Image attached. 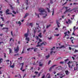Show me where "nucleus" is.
Instances as JSON below:
<instances>
[{
    "label": "nucleus",
    "instance_id": "1",
    "mask_svg": "<svg viewBox=\"0 0 78 78\" xmlns=\"http://www.w3.org/2000/svg\"><path fill=\"white\" fill-rule=\"evenodd\" d=\"M39 41L37 43L38 45H36L37 47H41V46H42V45H43V44L44 45H45V44H46V42L44 43V42L42 43H41L40 45H39V44H40V42H42V40L40 39H39Z\"/></svg>",
    "mask_w": 78,
    "mask_h": 78
},
{
    "label": "nucleus",
    "instance_id": "2",
    "mask_svg": "<svg viewBox=\"0 0 78 78\" xmlns=\"http://www.w3.org/2000/svg\"><path fill=\"white\" fill-rule=\"evenodd\" d=\"M38 11L40 12L41 13L39 14V15H44V14L42 13L45 12V9H44L43 8H39L38 9Z\"/></svg>",
    "mask_w": 78,
    "mask_h": 78
},
{
    "label": "nucleus",
    "instance_id": "3",
    "mask_svg": "<svg viewBox=\"0 0 78 78\" xmlns=\"http://www.w3.org/2000/svg\"><path fill=\"white\" fill-rule=\"evenodd\" d=\"M29 32V30L28 29L27 30V33L25 34L24 36L26 38L28 36V35H29V34H28Z\"/></svg>",
    "mask_w": 78,
    "mask_h": 78
},
{
    "label": "nucleus",
    "instance_id": "4",
    "mask_svg": "<svg viewBox=\"0 0 78 78\" xmlns=\"http://www.w3.org/2000/svg\"><path fill=\"white\" fill-rule=\"evenodd\" d=\"M19 46H17L16 49V48H15V51H16V52H15V53H17V52H18V51H19Z\"/></svg>",
    "mask_w": 78,
    "mask_h": 78
},
{
    "label": "nucleus",
    "instance_id": "5",
    "mask_svg": "<svg viewBox=\"0 0 78 78\" xmlns=\"http://www.w3.org/2000/svg\"><path fill=\"white\" fill-rule=\"evenodd\" d=\"M9 9H7L5 12V13H6V15H8V14H10V13L8 12H9Z\"/></svg>",
    "mask_w": 78,
    "mask_h": 78
},
{
    "label": "nucleus",
    "instance_id": "6",
    "mask_svg": "<svg viewBox=\"0 0 78 78\" xmlns=\"http://www.w3.org/2000/svg\"><path fill=\"white\" fill-rule=\"evenodd\" d=\"M56 23L57 24V26H58V28H59V27H60V26H59V24H60V23L58 22V20H56Z\"/></svg>",
    "mask_w": 78,
    "mask_h": 78
},
{
    "label": "nucleus",
    "instance_id": "7",
    "mask_svg": "<svg viewBox=\"0 0 78 78\" xmlns=\"http://www.w3.org/2000/svg\"><path fill=\"white\" fill-rule=\"evenodd\" d=\"M9 54H11V53H12V50L11 48H9Z\"/></svg>",
    "mask_w": 78,
    "mask_h": 78
},
{
    "label": "nucleus",
    "instance_id": "8",
    "mask_svg": "<svg viewBox=\"0 0 78 78\" xmlns=\"http://www.w3.org/2000/svg\"><path fill=\"white\" fill-rule=\"evenodd\" d=\"M71 23V21H70V19H68V21H66V23L67 24H69Z\"/></svg>",
    "mask_w": 78,
    "mask_h": 78
},
{
    "label": "nucleus",
    "instance_id": "9",
    "mask_svg": "<svg viewBox=\"0 0 78 78\" xmlns=\"http://www.w3.org/2000/svg\"><path fill=\"white\" fill-rule=\"evenodd\" d=\"M55 66H56V65H54L52 66L49 69V71H51V69H52V68L53 67H55Z\"/></svg>",
    "mask_w": 78,
    "mask_h": 78
},
{
    "label": "nucleus",
    "instance_id": "10",
    "mask_svg": "<svg viewBox=\"0 0 78 78\" xmlns=\"http://www.w3.org/2000/svg\"><path fill=\"white\" fill-rule=\"evenodd\" d=\"M65 73L66 75H68L69 74V71L67 70L65 71Z\"/></svg>",
    "mask_w": 78,
    "mask_h": 78
},
{
    "label": "nucleus",
    "instance_id": "11",
    "mask_svg": "<svg viewBox=\"0 0 78 78\" xmlns=\"http://www.w3.org/2000/svg\"><path fill=\"white\" fill-rule=\"evenodd\" d=\"M21 64H22V65L21 66V67L20 69V70H22V69H23V63H21Z\"/></svg>",
    "mask_w": 78,
    "mask_h": 78
},
{
    "label": "nucleus",
    "instance_id": "12",
    "mask_svg": "<svg viewBox=\"0 0 78 78\" xmlns=\"http://www.w3.org/2000/svg\"><path fill=\"white\" fill-rule=\"evenodd\" d=\"M38 37H40V38H41L42 36V34L41 33H40L38 35Z\"/></svg>",
    "mask_w": 78,
    "mask_h": 78
},
{
    "label": "nucleus",
    "instance_id": "13",
    "mask_svg": "<svg viewBox=\"0 0 78 78\" xmlns=\"http://www.w3.org/2000/svg\"><path fill=\"white\" fill-rule=\"evenodd\" d=\"M28 15H29V14L28 13H27L25 14V16L24 17V18H26V17H27Z\"/></svg>",
    "mask_w": 78,
    "mask_h": 78
},
{
    "label": "nucleus",
    "instance_id": "14",
    "mask_svg": "<svg viewBox=\"0 0 78 78\" xmlns=\"http://www.w3.org/2000/svg\"><path fill=\"white\" fill-rule=\"evenodd\" d=\"M59 48H66V47L64 46V45H62L60 47H59Z\"/></svg>",
    "mask_w": 78,
    "mask_h": 78
},
{
    "label": "nucleus",
    "instance_id": "15",
    "mask_svg": "<svg viewBox=\"0 0 78 78\" xmlns=\"http://www.w3.org/2000/svg\"><path fill=\"white\" fill-rule=\"evenodd\" d=\"M74 70L75 71V70H78V68L76 66L74 67Z\"/></svg>",
    "mask_w": 78,
    "mask_h": 78
},
{
    "label": "nucleus",
    "instance_id": "16",
    "mask_svg": "<svg viewBox=\"0 0 78 78\" xmlns=\"http://www.w3.org/2000/svg\"><path fill=\"white\" fill-rule=\"evenodd\" d=\"M25 40H27V41H30V38H29V37H27L26 39H25Z\"/></svg>",
    "mask_w": 78,
    "mask_h": 78
},
{
    "label": "nucleus",
    "instance_id": "17",
    "mask_svg": "<svg viewBox=\"0 0 78 78\" xmlns=\"http://www.w3.org/2000/svg\"><path fill=\"white\" fill-rule=\"evenodd\" d=\"M49 57H50L49 55H48L47 56H46V59H48Z\"/></svg>",
    "mask_w": 78,
    "mask_h": 78
},
{
    "label": "nucleus",
    "instance_id": "18",
    "mask_svg": "<svg viewBox=\"0 0 78 78\" xmlns=\"http://www.w3.org/2000/svg\"><path fill=\"white\" fill-rule=\"evenodd\" d=\"M37 49H38L37 48H34V51L35 52L37 51V50H38Z\"/></svg>",
    "mask_w": 78,
    "mask_h": 78
},
{
    "label": "nucleus",
    "instance_id": "19",
    "mask_svg": "<svg viewBox=\"0 0 78 78\" xmlns=\"http://www.w3.org/2000/svg\"><path fill=\"white\" fill-rule=\"evenodd\" d=\"M39 67H42V66H43L44 64H43L42 63V64H39Z\"/></svg>",
    "mask_w": 78,
    "mask_h": 78
},
{
    "label": "nucleus",
    "instance_id": "20",
    "mask_svg": "<svg viewBox=\"0 0 78 78\" xmlns=\"http://www.w3.org/2000/svg\"><path fill=\"white\" fill-rule=\"evenodd\" d=\"M70 9H68V10H66L64 12V14H66V12H67L68 11H69L70 10Z\"/></svg>",
    "mask_w": 78,
    "mask_h": 78
},
{
    "label": "nucleus",
    "instance_id": "21",
    "mask_svg": "<svg viewBox=\"0 0 78 78\" xmlns=\"http://www.w3.org/2000/svg\"><path fill=\"white\" fill-rule=\"evenodd\" d=\"M54 11H55V9H53L52 11V16H53L54 15Z\"/></svg>",
    "mask_w": 78,
    "mask_h": 78
},
{
    "label": "nucleus",
    "instance_id": "22",
    "mask_svg": "<svg viewBox=\"0 0 78 78\" xmlns=\"http://www.w3.org/2000/svg\"><path fill=\"white\" fill-rule=\"evenodd\" d=\"M5 29H6V30H8V27H3L2 30H5Z\"/></svg>",
    "mask_w": 78,
    "mask_h": 78
},
{
    "label": "nucleus",
    "instance_id": "23",
    "mask_svg": "<svg viewBox=\"0 0 78 78\" xmlns=\"http://www.w3.org/2000/svg\"><path fill=\"white\" fill-rule=\"evenodd\" d=\"M50 26H51V24H49L46 27L47 29V28H49V27H50Z\"/></svg>",
    "mask_w": 78,
    "mask_h": 78
},
{
    "label": "nucleus",
    "instance_id": "24",
    "mask_svg": "<svg viewBox=\"0 0 78 78\" xmlns=\"http://www.w3.org/2000/svg\"><path fill=\"white\" fill-rule=\"evenodd\" d=\"M11 68H14V63L13 64V65H12L10 67Z\"/></svg>",
    "mask_w": 78,
    "mask_h": 78
},
{
    "label": "nucleus",
    "instance_id": "25",
    "mask_svg": "<svg viewBox=\"0 0 78 78\" xmlns=\"http://www.w3.org/2000/svg\"><path fill=\"white\" fill-rule=\"evenodd\" d=\"M47 75H48V76L47 78H50V74H48Z\"/></svg>",
    "mask_w": 78,
    "mask_h": 78
},
{
    "label": "nucleus",
    "instance_id": "26",
    "mask_svg": "<svg viewBox=\"0 0 78 78\" xmlns=\"http://www.w3.org/2000/svg\"><path fill=\"white\" fill-rule=\"evenodd\" d=\"M47 9L48 10V12H50V9H49L48 8H47Z\"/></svg>",
    "mask_w": 78,
    "mask_h": 78
},
{
    "label": "nucleus",
    "instance_id": "27",
    "mask_svg": "<svg viewBox=\"0 0 78 78\" xmlns=\"http://www.w3.org/2000/svg\"><path fill=\"white\" fill-rule=\"evenodd\" d=\"M76 52H78V50L75 49V51H74V53H76Z\"/></svg>",
    "mask_w": 78,
    "mask_h": 78
},
{
    "label": "nucleus",
    "instance_id": "28",
    "mask_svg": "<svg viewBox=\"0 0 78 78\" xmlns=\"http://www.w3.org/2000/svg\"><path fill=\"white\" fill-rule=\"evenodd\" d=\"M2 61H3V59L2 58L0 59V63H2Z\"/></svg>",
    "mask_w": 78,
    "mask_h": 78
},
{
    "label": "nucleus",
    "instance_id": "29",
    "mask_svg": "<svg viewBox=\"0 0 78 78\" xmlns=\"http://www.w3.org/2000/svg\"><path fill=\"white\" fill-rule=\"evenodd\" d=\"M30 25L31 26V27H33V23H30Z\"/></svg>",
    "mask_w": 78,
    "mask_h": 78
},
{
    "label": "nucleus",
    "instance_id": "30",
    "mask_svg": "<svg viewBox=\"0 0 78 78\" xmlns=\"http://www.w3.org/2000/svg\"><path fill=\"white\" fill-rule=\"evenodd\" d=\"M11 36H12L13 37V36H14V35H13V34H12V31H11Z\"/></svg>",
    "mask_w": 78,
    "mask_h": 78
},
{
    "label": "nucleus",
    "instance_id": "31",
    "mask_svg": "<svg viewBox=\"0 0 78 78\" xmlns=\"http://www.w3.org/2000/svg\"><path fill=\"white\" fill-rule=\"evenodd\" d=\"M50 3L51 4H53V1H52V0H50Z\"/></svg>",
    "mask_w": 78,
    "mask_h": 78
},
{
    "label": "nucleus",
    "instance_id": "32",
    "mask_svg": "<svg viewBox=\"0 0 78 78\" xmlns=\"http://www.w3.org/2000/svg\"><path fill=\"white\" fill-rule=\"evenodd\" d=\"M36 25H38V27L39 28H40V27H39V24L37 23H36Z\"/></svg>",
    "mask_w": 78,
    "mask_h": 78
},
{
    "label": "nucleus",
    "instance_id": "33",
    "mask_svg": "<svg viewBox=\"0 0 78 78\" xmlns=\"http://www.w3.org/2000/svg\"><path fill=\"white\" fill-rule=\"evenodd\" d=\"M27 1V2H26V4H27V5H28V0H26Z\"/></svg>",
    "mask_w": 78,
    "mask_h": 78
},
{
    "label": "nucleus",
    "instance_id": "34",
    "mask_svg": "<svg viewBox=\"0 0 78 78\" xmlns=\"http://www.w3.org/2000/svg\"><path fill=\"white\" fill-rule=\"evenodd\" d=\"M12 12L13 13V14H16V12H15V11H12Z\"/></svg>",
    "mask_w": 78,
    "mask_h": 78
},
{
    "label": "nucleus",
    "instance_id": "35",
    "mask_svg": "<svg viewBox=\"0 0 78 78\" xmlns=\"http://www.w3.org/2000/svg\"><path fill=\"white\" fill-rule=\"evenodd\" d=\"M10 8H11V9H12V10H13V7H12V5H11L10 6Z\"/></svg>",
    "mask_w": 78,
    "mask_h": 78
},
{
    "label": "nucleus",
    "instance_id": "36",
    "mask_svg": "<svg viewBox=\"0 0 78 78\" xmlns=\"http://www.w3.org/2000/svg\"><path fill=\"white\" fill-rule=\"evenodd\" d=\"M36 37H37V38H36L37 40H39V39H40L39 38V37L37 36H36Z\"/></svg>",
    "mask_w": 78,
    "mask_h": 78
},
{
    "label": "nucleus",
    "instance_id": "37",
    "mask_svg": "<svg viewBox=\"0 0 78 78\" xmlns=\"http://www.w3.org/2000/svg\"><path fill=\"white\" fill-rule=\"evenodd\" d=\"M46 16H47V14H46L45 16H43V18H45V17H46Z\"/></svg>",
    "mask_w": 78,
    "mask_h": 78
},
{
    "label": "nucleus",
    "instance_id": "38",
    "mask_svg": "<svg viewBox=\"0 0 78 78\" xmlns=\"http://www.w3.org/2000/svg\"><path fill=\"white\" fill-rule=\"evenodd\" d=\"M18 24H20V25H21V22L20 21H19L18 22Z\"/></svg>",
    "mask_w": 78,
    "mask_h": 78
},
{
    "label": "nucleus",
    "instance_id": "39",
    "mask_svg": "<svg viewBox=\"0 0 78 78\" xmlns=\"http://www.w3.org/2000/svg\"><path fill=\"white\" fill-rule=\"evenodd\" d=\"M1 19H2V21H4V18L3 17H1Z\"/></svg>",
    "mask_w": 78,
    "mask_h": 78
},
{
    "label": "nucleus",
    "instance_id": "40",
    "mask_svg": "<svg viewBox=\"0 0 78 78\" xmlns=\"http://www.w3.org/2000/svg\"><path fill=\"white\" fill-rule=\"evenodd\" d=\"M74 47L75 48H77V47H78V45H74Z\"/></svg>",
    "mask_w": 78,
    "mask_h": 78
},
{
    "label": "nucleus",
    "instance_id": "41",
    "mask_svg": "<svg viewBox=\"0 0 78 78\" xmlns=\"http://www.w3.org/2000/svg\"><path fill=\"white\" fill-rule=\"evenodd\" d=\"M19 55V53H18L17 54H15L14 55V56H18Z\"/></svg>",
    "mask_w": 78,
    "mask_h": 78
},
{
    "label": "nucleus",
    "instance_id": "42",
    "mask_svg": "<svg viewBox=\"0 0 78 78\" xmlns=\"http://www.w3.org/2000/svg\"><path fill=\"white\" fill-rule=\"evenodd\" d=\"M55 47H53V48H51V50H54V49H55Z\"/></svg>",
    "mask_w": 78,
    "mask_h": 78
},
{
    "label": "nucleus",
    "instance_id": "43",
    "mask_svg": "<svg viewBox=\"0 0 78 78\" xmlns=\"http://www.w3.org/2000/svg\"><path fill=\"white\" fill-rule=\"evenodd\" d=\"M68 60H69L68 59H65V62H67V61H68Z\"/></svg>",
    "mask_w": 78,
    "mask_h": 78
},
{
    "label": "nucleus",
    "instance_id": "44",
    "mask_svg": "<svg viewBox=\"0 0 78 78\" xmlns=\"http://www.w3.org/2000/svg\"><path fill=\"white\" fill-rule=\"evenodd\" d=\"M41 63H42V61H40L39 62V64H41Z\"/></svg>",
    "mask_w": 78,
    "mask_h": 78
},
{
    "label": "nucleus",
    "instance_id": "45",
    "mask_svg": "<svg viewBox=\"0 0 78 78\" xmlns=\"http://www.w3.org/2000/svg\"><path fill=\"white\" fill-rule=\"evenodd\" d=\"M50 62H51V60H49L48 62V64H50Z\"/></svg>",
    "mask_w": 78,
    "mask_h": 78
},
{
    "label": "nucleus",
    "instance_id": "46",
    "mask_svg": "<svg viewBox=\"0 0 78 78\" xmlns=\"http://www.w3.org/2000/svg\"><path fill=\"white\" fill-rule=\"evenodd\" d=\"M36 74H37V73H38V72H37V71H35L34 72Z\"/></svg>",
    "mask_w": 78,
    "mask_h": 78
},
{
    "label": "nucleus",
    "instance_id": "47",
    "mask_svg": "<svg viewBox=\"0 0 78 78\" xmlns=\"http://www.w3.org/2000/svg\"><path fill=\"white\" fill-rule=\"evenodd\" d=\"M70 63H71L70 61H69L68 63V65H69V64H70Z\"/></svg>",
    "mask_w": 78,
    "mask_h": 78
},
{
    "label": "nucleus",
    "instance_id": "48",
    "mask_svg": "<svg viewBox=\"0 0 78 78\" xmlns=\"http://www.w3.org/2000/svg\"><path fill=\"white\" fill-rule=\"evenodd\" d=\"M0 26H1V27H3V24H0Z\"/></svg>",
    "mask_w": 78,
    "mask_h": 78
},
{
    "label": "nucleus",
    "instance_id": "49",
    "mask_svg": "<svg viewBox=\"0 0 78 78\" xmlns=\"http://www.w3.org/2000/svg\"><path fill=\"white\" fill-rule=\"evenodd\" d=\"M64 62H60V64H63L64 63Z\"/></svg>",
    "mask_w": 78,
    "mask_h": 78
},
{
    "label": "nucleus",
    "instance_id": "50",
    "mask_svg": "<svg viewBox=\"0 0 78 78\" xmlns=\"http://www.w3.org/2000/svg\"><path fill=\"white\" fill-rule=\"evenodd\" d=\"M76 28V27H75V26H74V27H73V30H74V31H75V28Z\"/></svg>",
    "mask_w": 78,
    "mask_h": 78
},
{
    "label": "nucleus",
    "instance_id": "51",
    "mask_svg": "<svg viewBox=\"0 0 78 78\" xmlns=\"http://www.w3.org/2000/svg\"><path fill=\"white\" fill-rule=\"evenodd\" d=\"M23 51H24V50L23 49V51H22V53H21V54H23L24 53V52Z\"/></svg>",
    "mask_w": 78,
    "mask_h": 78
},
{
    "label": "nucleus",
    "instance_id": "52",
    "mask_svg": "<svg viewBox=\"0 0 78 78\" xmlns=\"http://www.w3.org/2000/svg\"><path fill=\"white\" fill-rule=\"evenodd\" d=\"M12 38H11L10 39L9 41L11 42V41H12Z\"/></svg>",
    "mask_w": 78,
    "mask_h": 78
},
{
    "label": "nucleus",
    "instance_id": "53",
    "mask_svg": "<svg viewBox=\"0 0 78 78\" xmlns=\"http://www.w3.org/2000/svg\"><path fill=\"white\" fill-rule=\"evenodd\" d=\"M72 38H73V39H74V37H71V38H70V39H72Z\"/></svg>",
    "mask_w": 78,
    "mask_h": 78
},
{
    "label": "nucleus",
    "instance_id": "54",
    "mask_svg": "<svg viewBox=\"0 0 78 78\" xmlns=\"http://www.w3.org/2000/svg\"><path fill=\"white\" fill-rule=\"evenodd\" d=\"M69 50H72V48L70 47H69Z\"/></svg>",
    "mask_w": 78,
    "mask_h": 78
},
{
    "label": "nucleus",
    "instance_id": "55",
    "mask_svg": "<svg viewBox=\"0 0 78 78\" xmlns=\"http://www.w3.org/2000/svg\"><path fill=\"white\" fill-rule=\"evenodd\" d=\"M31 59H36V58L34 57H32Z\"/></svg>",
    "mask_w": 78,
    "mask_h": 78
},
{
    "label": "nucleus",
    "instance_id": "56",
    "mask_svg": "<svg viewBox=\"0 0 78 78\" xmlns=\"http://www.w3.org/2000/svg\"><path fill=\"white\" fill-rule=\"evenodd\" d=\"M19 77L20 78H21V76L20 75V74H19Z\"/></svg>",
    "mask_w": 78,
    "mask_h": 78
},
{
    "label": "nucleus",
    "instance_id": "57",
    "mask_svg": "<svg viewBox=\"0 0 78 78\" xmlns=\"http://www.w3.org/2000/svg\"><path fill=\"white\" fill-rule=\"evenodd\" d=\"M2 44H3V43H4L3 41H2V42H0V44H2Z\"/></svg>",
    "mask_w": 78,
    "mask_h": 78
},
{
    "label": "nucleus",
    "instance_id": "58",
    "mask_svg": "<svg viewBox=\"0 0 78 78\" xmlns=\"http://www.w3.org/2000/svg\"><path fill=\"white\" fill-rule=\"evenodd\" d=\"M65 8H66V10H69V9H67V8H68V7H66Z\"/></svg>",
    "mask_w": 78,
    "mask_h": 78
},
{
    "label": "nucleus",
    "instance_id": "59",
    "mask_svg": "<svg viewBox=\"0 0 78 78\" xmlns=\"http://www.w3.org/2000/svg\"><path fill=\"white\" fill-rule=\"evenodd\" d=\"M30 50V48L27 49V51H29V50Z\"/></svg>",
    "mask_w": 78,
    "mask_h": 78
},
{
    "label": "nucleus",
    "instance_id": "60",
    "mask_svg": "<svg viewBox=\"0 0 78 78\" xmlns=\"http://www.w3.org/2000/svg\"><path fill=\"white\" fill-rule=\"evenodd\" d=\"M56 36H59V34H57L56 35Z\"/></svg>",
    "mask_w": 78,
    "mask_h": 78
},
{
    "label": "nucleus",
    "instance_id": "61",
    "mask_svg": "<svg viewBox=\"0 0 78 78\" xmlns=\"http://www.w3.org/2000/svg\"><path fill=\"white\" fill-rule=\"evenodd\" d=\"M72 58H73V60H74L75 59V57H72Z\"/></svg>",
    "mask_w": 78,
    "mask_h": 78
},
{
    "label": "nucleus",
    "instance_id": "62",
    "mask_svg": "<svg viewBox=\"0 0 78 78\" xmlns=\"http://www.w3.org/2000/svg\"><path fill=\"white\" fill-rule=\"evenodd\" d=\"M49 40H51V37H50V38H48Z\"/></svg>",
    "mask_w": 78,
    "mask_h": 78
},
{
    "label": "nucleus",
    "instance_id": "63",
    "mask_svg": "<svg viewBox=\"0 0 78 78\" xmlns=\"http://www.w3.org/2000/svg\"><path fill=\"white\" fill-rule=\"evenodd\" d=\"M26 74H25L24 75V76H23V78H24V77H25V76H26Z\"/></svg>",
    "mask_w": 78,
    "mask_h": 78
},
{
    "label": "nucleus",
    "instance_id": "64",
    "mask_svg": "<svg viewBox=\"0 0 78 78\" xmlns=\"http://www.w3.org/2000/svg\"><path fill=\"white\" fill-rule=\"evenodd\" d=\"M42 78H45V75L43 76Z\"/></svg>",
    "mask_w": 78,
    "mask_h": 78
}]
</instances>
